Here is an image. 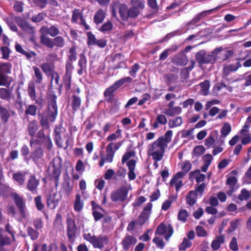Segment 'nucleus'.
<instances>
[{
  "instance_id": "f257e3e1",
  "label": "nucleus",
  "mask_w": 251,
  "mask_h": 251,
  "mask_svg": "<svg viewBox=\"0 0 251 251\" xmlns=\"http://www.w3.org/2000/svg\"><path fill=\"white\" fill-rule=\"evenodd\" d=\"M172 131L168 130L165 133L164 136L160 137L153 143L149 145L148 155L152 156L154 161H161L168 144L172 140Z\"/></svg>"
},
{
  "instance_id": "f03ea898",
  "label": "nucleus",
  "mask_w": 251,
  "mask_h": 251,
  "mask_svg": "<svg viewBox=\"0 0 251 251\" xmlns=\"http://www.w3.org/2000/svg\"><path fill=\"white\" fill-rule=\"evenodd\" d=\"M56 99V97L50 98L49 101L48 109L39 115L40 124L43 127H48L49 121L53 122L56 119L57 115Z\"/></svg>"
},
{
  "instance_id": "7ed1b4c3",
  "label": "nucleus",
  "mask_w": 251,
  "mask_h": 251,
  "mask_svg": "<svg viewBox=\"0 0 251 251\" xmlns=\"http://www.w3.org/2000/svg\"><path fill=\"white\" fill-rule=\"evenodd\" d=\"M129 189H131L130 186L128 188L123 185L112 192L110 194L111 201L113 202L119 203L126 201L127 199Z\"/></svg>"
},
{
  "instance_id": "20e7f679",
  "label": "nucleus",
  "mask_w": 251,
  "mask_h": 251,
  "mask_svg": "<svg viewBox=\"0 0 251 251\" xmlns=\"http://www.w3.org/2000/svg\"><path fill=\"white\" fill-rule=\"evenodd\" d=\"M61 167L62 159L59 156L54 157L50 164L51 175L54 178L56 185L61 172Z\"/></svg>"
},
{
  "instance_id": "39448f33",
  "label": "nucleus",
  "mask_w": 251,
  "mask_h": 251,
  "mask_svg": "<svg viewBox=\"0 0 251 251\" xmlns=\"http://www.w3.org/2000/svg\"><path fill=\"white\" fill-rule=\"evenodd\" d=\"M195 59L200 65L208 63L214 64L216 59L215 56L207 53L203 50H201L196 53Z\"/></svg>"
},
{
  "instance_id": "423d86ee",
  "label": "nucleus",
  "mask_w": 251,
  "mask_h": 251,
  "mask_svg": "<svg viewBox=\"0 0 251 251\" xmlns=\"http://www.w3.org/2000/svg\"><path fill=\"white\" fill-rule=\"evenodd\" d=\"M173 233V227L170 224L162 223L157 227L155 234L163 235L165 240L169 241Z\"/></svg>"
},
{
  "instance_id": "0eeeda50",
  "label": "nucleus",
  "mask_w": 251,
  "mask_h": 251,
  "mask_svg": "<svg viewBox=\"0 0 251 251\" xmlns=\"http://www.w3.org/2000/svg\"><path fill=\"white\" fill-rule=\"evenodd\" d=\"M43 42V45L51 49L55 46L60 48H63L65 43V39L61 36H56L53 39L44 37Z\"/></svg>"
},
{
  "instance_id": "6e6552de",
  "label": "nucleus",
  "mask_w": 251,
  "mask_h": 251,
  "mask_svg": "<svg viewBox=\"0 0 251 251\" xmlns=\"http://www.w3.org/2000/svg\"><path fill=\"white\" fill-rule=\"evenodd\" d=\"M12 199L14 200L16 206L19 209L21 216L25 218L27 213L26 211L25 201L24 198L17 193H13L11 194Z\"/></svg>"
},
{
  "instance_id": "1a4fd4ad",
  "label": "nucleus",
  "mask_w": 251,
  "mask_h": 251,
  "mask_svg": "<svg viewBox=\"0 0 251 251\" xmlns=\"http://www.w3.org/2000/svg\"><path fill=\"white\" fill-rule=\"evenodd\" d=\"M11 67L10 63L0 62V86H6L8 84V77L5 74L10 73Z\"/></svg>"
},
{
  "instance_id": "9d476101",
  "label": "nucleus",
  "mask_w": 251,
  "mask_h": 251,
  "mask_svg": "<svg viewBox=\"0 0 251 251\" xmlns=\"http://www.w3.org/2000/svg\"><path fill=\"white\" fill-rule=\"evenodd\" d=\"M40 32L41 33L40 37V42L43 44H44V37H49L47 36L48 34L52 37H55L59 34V30L57 26L54 25H52L50 27L45 26H42L40 29Z\"/></svg>"
},
{
  "instance_id": "9b49d317",
  "label": "nucleus",
  "mask_w": 251,
  "mask_h": 251,
  "mask_svg": "<svg viewBox=\"0 0 251 251\" xmlns=\"http://www.w3.org/2000/svg\"><path fill=\"white\" fill-rule=\"evenodd\" d=\"M152 207L151 203H148L144 208L143 212L140 214L137 221V224L138 225H143L149 219L151 210Z\"/></svg>"
},
{
  "instance_id": "f8f14e48",
  "label": "nucleus",
  "mask_w": 251,
  "mask_h": 251,
  "mask_svg": "<svg viewBox=\"0 0 251 251\" xmlns=\"http://www.w3.org/2000/svg\"><path fill=\"white\" fill-rule=\"evenodd\" d=\"M67 225V236L70 242L73 243L75 240L76 232V226L75 221L72 218H68Z\"/></svg>"
},
{
  "instance_id": "ddd939ff",
  "label": "nucleus",
  "mask_w": 251,
  "mask_h": 251,
  "mask_svg": "<svg viewBox=\"0 0 251 251\" xmlns=\"http://www.w3.org/2000/svg\"><path fill=\"white\" fill-rule=\"evenodd\" d=\"M14 21L26 33L32 35L34 33V27L25 19L20 17H15Z\"/></svg>"
},
{
  "instance_id": "4468645a",
  "label": "nucleus",
  "mask_w": 251,
  "mask_h": 251,
  "mask_svg": "<svg viewBox=\"0 0 251 251\" xmlns=\"http://www.w3.org/2000/svg\"><path fill=\"white\" fill-rule=\"evenodd\" d=\"M185 176V173L182 172L177 173L170 181V185H175L176 190L178 191L182 185V181L181 179Z\"/></svg>"
},
{
  "instance_id": "2eb2a0df",
  "label": "nucleus",
  "mask_w": 251,
  "mask_h": 251,
  "mask_svg": "<svg viewBox=\"0 0 251 251\" xmlns=\"http://www.w3.org/2000/svg\"><path fill=\"white\" fill-rule=\"evenodd\" d=\"M14 114L15 112L9 107L6 108L0 105V118L4 123H7L10 117Z\"/></svg>"
},
{
  "instance_id": "dca6fc26",
  "label": "nucleus",
  "mask_w": 251,
  "mask_h": 251,
  "mask_svg": "<svg viewBox=\"0 0 251 251\" xmlns=\"http://www.w3.org/2000/svg\"><path fill=\"white\" fill-rule=\"evenodd\" d=\"M109 238L106 235H100L96 236V240L93 245L95 248L102 249L104 245H107L109 243Z\"/></svg>"
},
{
  "instance_id": "f3484780",
  "label": "nucleus",
  "mask_w": 251,
  "mask_h": 251,
  "mask_svg": "<svg viewBox=\"0 0 251 251\" xmlns=\"http://www.w3.org/2000/svg\"><path fill=\"white\" fill-rule=\"evenodd\" d=\"M137 243V239L133 236L126 235L122 242L123 249L126 251L131 246L134 245Z\"/></svg>"
},
{
  "instance_id": "a211bd4d",
  "label": "nucleus",
  "mask_w": 251,
  "mask_h": 251,
  "mask_svg": "<svg viewBox=\"0 0 251 251\" xmlns=\"http://www.w3.org/2000/svg\"><path fill=\"white\" fill-rule=\"evenodd\" d=\"M172 62L178 66H184L188 63V59L184 53H180L174 57Z\"/></svg>"
},
{
  "instance_id": "6ab92c4d",
  "label": "nucleus",
  "mask_w": 251,
  "mask_h": 251,
  "mask_svg": "<svg viewBox=\"0 0 251 251\" xmlns=\"http://www.w3.org/2000/svg\"><path fill=\"white\" fill-rule=\"evenodd\" d=\"M241 67V64L239 62H237L235 65L231 64L224 66L223 69V78H225L231 72L237 71Z\"/></svg>"
},
{
  "instance_id": "aec40b11",
  "label": "nucleus",
  "mask_w": 251,
  "mask_h": 251,
  "mask_svg": "<svg viewBox=\"0 0 251 251\" xmlns=\"http://www.w3.org/2000/svg\"><path fill=\"white\" fill-rule=\"evenodd\" d=\"M136 164V161L135 159H131L126 163L128 169V177L130 180H134L136 178V175L134 173Z\"/></svg>"
},
{
  "instance_id": "412c9836",
  "label": "nucleus",
  "mask_w": 251,
  "mask_h": 251,
  "mask_svg": "<svg viewBox=\"0 0 251 251\" xmlns=\"http://www.w3.org/2000/svg\"><path fill=\"white\" fill-rule=\"evenodd\" d=\"M39 183V181L36 179L35 176L31 175L28 180L26 188L29 191L33 192L36 190Z\"/></svg>"
},
{
  "instance_id": "4be33fe9",
  "label": "nucleus",
  "mask_w": 251,
  "mask_h": 251,
  "mask_svg": "<svg viewBox=\"0 0 251 251\" xmlns=\"http://www.w3.org/2000/svg\"><path fill=\"white\" fill-rule=\"evenodd\" d=\"M225 236L223 234L216 236V238L211 243V248L214 250H218L221 245L225 242Z\"/></svg>"
},
{
  "instance_id": "5701e85b",
  "label": "nucleus",
  "mask_w": 251,
  "mask_h": 251,
  "mask_svg": "<svg viewBox=\"0 0 251 251\" xmlns=\"http://www.w3.org/2000/svg\"><path fill=\"white\" fill-rule=\"evenodd\" d=\"M102 226L103 231L110 230L114 228V224L110 216H106L103 218Z\"/></svg>"
},
{
  "instance_id": "b1692460",
  "label": "nucleus",
  "mask_w": 251,
  "mask_h": 251,
  "mask_svg": "<svg viewBox=\"0 0 251 251\" xmlns=\"http://www.w3.org/2000/svg\"><path fill=\"white\" fill-rule=\"evenodd\" d=\"M237 181V178L235 176L230 177L227 179L226 183L229 187V190L227 192V195L231 196L232 193L237 189L236 187Z\"/></svg>"
},
{
  "instance_id": "393cba45",
  "label": "nucleus",
  "mask_w": 251,
  "mask_h": 251,
  "mask_svg": "<svg viewBox=\"0 0 251 251\" xmlns=\"http://www.w3.org/2000/svg\"><path fill=\"white\" fill-rule=\"evenodd\" d=\"M190 178L191 179H195L197 183H200L204 180L205 176L201 174L200 171L197 170L195 171L191 172L190 174Z\"/></svg>"
},
{
  "instance_id": "a878e982",
  "label": "nucleus",
  "mask_w": 251,
  "mask_h": 251,
  "mask_svg": "<svg viewBox=\"0 0 251 251\" xmlns=\"http://www.w3.org/2000/svg\"><path fill=\"white\" fill-rule=\"evenodd\" d=\"M38 123L36 120H32L30 121L27 127L29 134L31 136L34 137L38 129Z\"/></svg>"
},
{
  "instance_id": "bb28decb",
  "label": "nucleus",
  "mask_w": 251,
  "mask_h": 251,
  "mask_svg": "<svg viewBox=\"0 0 251 251\" xmlns=\"http://www.w3.org/2000/svg\"><path fill=\"white\" fill-rule=\"evenodd\" d=\"M83 208V201L81 200V196L79 194L75 195L74 208L75 211L80 212Z\"/></svg>"
},
{
  "instance_id": "cd10ccee",
  "label": "nucleus",
  "mask_w": 251,
  "mask_h": 251,
  "mask_svg": "<svg viewBox=\"0 0 251 251\" xmlns=\"http://www.w3.org/2000/svg\"><path fill=\"white\" fill-rule=\"evenodd\" d=\"M25 172H18L13 174V177L19 185H22L25 182Z\"/></svg>"
},
{
  "instance_id": "c85d7f7f",
  "label": "nucleus",
  "mask_w": 251,
  "mask_h": 251,
  "mask_svg": "<svg viewBox=\"0 0 251 251\" xmlns=\"http://www.w3.org/2000/svg\"><path fill=\"white\" fill-rule=\"evenodd\" d=\"M81 100L80 98L76 95H73L71 97V106L74 111L77 110L80 107Z\"/></svg>"
},
{
  "instance_id": "c756f323",
  "label": "nucleus",
  "mask_w": 251,
  "mask_h": 251,
  "mask_svg": "<svg viewBox=\"0 0 251 251\" xmlns=\"http://www.w3.org/2000/svg\"><path fill=\"white\" fill-rule=\"evenodd\" d=\"M187 203L190 206L193 205L196 202L197 194L194 191H190L186 196Z\"/></svg>"
},
{
  "instance_id": "7c9ffc66",
  "label": "nucleus",
  "mask_w": 251,
  "mask_h": 251,
  "mask_svg": "<svg viewBox=\"0 0 251 251\" xmlns=\"http://www.w3.org/2000/svg\"><path fill=\"white\" fill-rule=\"evenodd\" d=\"M241 134L243 137L242 138V144L247 145L251 142V137L249 134V131L246 129H242L241 130Z\"/></svg>"
},
{
  "instance_id": "2f4dec72",
  "label": "nucleus",
  "mask_w": 251,
  "mask_h": 251,
  "mask_svg": "<svg viewBox=\"0 0 251 251\" xmlns=\"http://www.w3.org/2000/svg\"><path fill=\"white\" fill-rule=\"evenodd\" d=\"M41 68L47 76H50L55 72L53 66L50 63H43L41 65Z\"/></svg>"
},
{
  "instance_id": "473e14b6",
  "label": "nucleus",
  "mask_w": 251,
  "mask_h": 251,
  "mask_svg": "<svg viewBox=\"0 0 251 251\" xmlns=\"http://www.w3.org/2000/svg\"><path fill=\"white\" fill-rule=\"evenodd\" d=\"M105 17V13L102 9H99L95 14L94 17V22L96 24L101 23L104 20Z\"/></svg>"
},
{
  "instance_id": "72a5a7b5",
  "label": "nucleus",
  "mask_w": 251,
  "mask_h": 251,
  "mask_svg": "<svg viewBox=\"0 0 251 251\" xmlns=\"http://www.w3.org/2000/svg\"><path fill=\"white\" fill-rule=\"evenodd\" d=\"M44 155V151L41 148H37L33 152L31 158L35 162H37L40 159H41Z\"/></svg>"
},
{
  "instance_id": "f704fd0d",
  "label": "nucleus",
  "mask_w": 251,
  "mask_h": 251,
  "mask_svg": "<svg viewBox=\"0 0 251 251\" xmlns=\"http://www.w3.org/2000/svg\"><path fill=\"white\" fill-rule=\"evenodd\" d=\"M27 93L32 100H35L36 94L35 91V86L33 82H30L28 83Z\"/></svg>"
},
{
  "instance_id": "c9c22d12",
  "label": "nucleus",
  "mask_w": 251,
  "mask_h": 251,
  "mask_svg": "<svg viewBox=\"0 0 251 251\" xmlns=\"http://www.w3.org/2000/svg\"><path fill=\"white\" fill-rule=\"evenodd\" d=\"M10 243V238L5 234L4 232L0 231V248L4 246L9 245Z\"/></svg>"
},
{
  "instance_id": "e433bc0d",
  "label": "nucleus",
  "mask_w": 251,
  "mask_h": 251,
  "mask_svg": "<svg viewBox=\"0 0 251 251\" xmlns=\"http://www.w3.org/2000/svg\"><path fill=\"white\" fill-rule=\"evenodd\" d=\"M106 155L104 159L108 163H111L113 161V157L115 154V151L111 150V146H107L106 148Z\"/></svg>"
},
{
  "instance_id": "4c0bfd02",
  "label": "nucleus",
  "mask_w": 251,
  "mask_h": 251,
  "mask_svg": "<svg viewBox=\"0 0 251 251\" xmlns=\"http://www.w3.org/2000/svg\"><path fill=\"white\" fill-rule=\"evenodd\" d=\"M167 123V119L166 116L164 115L160 114L157 116L156 119V121L153 125V127L154 128H157L158 127V124H160L161 125H165Z\"/></svg>"
},
{
  "instance_id": "58836bf2",
  "label": "nucleus",
  "mask_w": 251,
  "mask_h": 251,
  "mask_svg": "<svg viewBox=\"0 0 251 251\" xmlns=\"http://www.w3.org/2000/svg\"><path fill=\"white\" fill-rule=\"evenodd\" d=\"M218 132L217 130L213 131L210 135L205 139L204 145L207 147L210 148L214 143V135H217Z\"/></svg>"
},
{
  "instance_id": "ea45409f",
  "label": "nucleus",
  "mask_w": 251,
  "mask_h": 251,
  "mask_svg": "<svg viewBox=\"0 0 251 251\" xmlns=\"http://www.w3.org/2000/svg\"><path fill=\"white\" fill-rule=\"evenodd\" d=\"M183 123L182 119L181 117H177L174 119L170 120L168 125L170 128H174L179 126L182 125Z\"/></svg>"
},
{
  "instance_id": "a19ab883",
  "label": "nucleus",
  "mask_w": 251,
  "mask_h": 251,
  "mask_svg": "<svg viewBox=\"0 0 251 251\" xmlns=\"http://www.w3.org/2000/svg\"><path fill=\"white\" fill-rule=\"evenodd\" d=\"M37 107L34 104H29L26 106L25 114L26 115L35 116L36 114Z\"/></svg>"
},
{
  "instance_id": "79ce46f5",
  "label": "nucleus",
  "mask_w": 251,
  "mask_h": 251,
  "mask_svg": "<svg viewBox=\"0 0 251 251\" xmlns=\"http://www.w3.org/2000/svg\"><path fill=\"white\" fill-rule=\"evenodd\" d=\"M33 69L34 72L35 77L36 78L35 80V82L37 84H41L43 80V74L41 71L36 67H33Z\"/></svg>"
},
{
  "instance_id": "37998d69",
  "label": "nucleus",
  "mask_w": 251,
  "mask_h": 251,
  "mask_svg": "<svg viewBox=\"0 0 251 251\" xmlns=\"http://www.w3.org/2000/svg\"><path fill=\"white\" fill-rule=\"evenodd\" d=\"M119 14L123 20L126 21L128 19V11L126 5L122 4L119 6Z\"/></svg>"
},
{
  "instance_id": "c03bdc74",
  "label": "nucleus",
  "mask_w": 251,
  "mask_h": 251,
  "mask_svg": "<svg viewBox=\"0 0 251 251\" xmlns=\"http://www.w3.org/2000/svg\"><path fill=\"white\" fill-rule=\"evenodd\" d=\"M201 88V93L206 96L208 94L209 89L210 87V82L208 80H205L204 82H201L200 84Z\"/></svg>"
},
{
  "instance_id": "a18cd8bd",
  "label": "nucleus",
  "mask_w": 251,
  "mask_h": 251,
  "mask_svg": "<svg viewBox=\"0 0 251 251\" xmlns=\"http://www.w3.org/2000/svg\"><path fill=\"white\" fill-rule=\"evenodd\" d=\"M177 49V47L176 46L173 47L172 48L168 49L162 52L160 56L159 59L161 60H164L167 58L169 54L172 52L175 51Z\"/></svg>"
},
{
  "instance_id": "49530a36",
  "label": "nucleus",
  "mask_w": 251,
  "mask_h": 251,
  "mask_svg": "<svg viewBox=\"0 0 251 251\" xmlns=\"http://www.w3.org/2000/svg\"><path fill=\"white\" fill-rule=\"evenodd\" d=\"M231 127L229 124L226 123L221 129V133L225 138L231 131Z\"/></svg>"
},
{
  "instance_id": "de8ad7c7",
  "label": "nucleus",
  "mask_w": 251,
  "mask_h": 251,
  "mask_svg": "<svg viewBox=\"0 0 251 251\" xmlns=\"http://www.w3.org/2000/svg\"><path fill=\"white\" fill-rule=\"evenodd\" d=\"M140 10L136 7L132 6L128 10V17L136 18L139 15Z\"/></svg>"
},
{
  "instance_id": "09e8293b",
  "label": "nucleus",
  "mask_w": 251,
  "mask_h": 251,
  "mask_svg": "<svg viewBox=\"0 0 251 251\" xmlns=\"http://www.w3.org/2000/svg\"><path fill=\"white\" fill-rule=\"evenodd\" d=\"M68 56L69 58V61L73 62L76 59L77 53L76 51V48L75 46L71 47L68 54Z\"/></svg>"
},
{
  "instance_id": "8fccbe9b",
  "label": "nucleus",
  "mask_w": 251,
  "mask_h": 251,
  "mask_svg": "<svg viewBox=\"0 0 251 251\" xmlns=\"http://www.w3.org/2000/svg\"><path fill=\"white\" fill-rule=\"evenodd\" d=\"M27 233L32 240L37 239L39 236L38 232L31 227H27Z\"/></svg>"
},
{
  "instance_id": "3c124183",
  "label": "nucleus",
  "mask_w": 251,
  "mask_h": 251,
  "mask_svg": "<svg viewBox=\"0 0 251 251\" xmlns=\"http://www.w3.org/2000/svg\"><path fill=\"white\" fill-rule=\"evenodd\" d=\"M192 245V242L187 238H184L182 242L179 246V249L181 251H185Z\"/></svg>"
},
{
  "instance_id": "603ef678",
  "label": "nucleus",
  "mask_w": 251,
  "mask_h": 251,
  "mask_svg": "<svg viewBox=\"0 0 251 251\" xmlns=\"http://www.w3.org/2000/svg\"><path fill=\"white\" fill-rule=\"evenodd\" d=\"M188 216V213L185 209H180L178 213V219L181 222H186Z\"/></svg>"
},
{
  "instance_id": "864d4df0",
  "label": "nucleus",
  "mask_w": 251,
  "mask_h": 251,
  "mask_svg": "<svg viewBox=\"0 0 251 251\" xmlns=\"http://www.w3.org/2000/svg\"><path fill=\"white\" fill-rule=\"evenodd\" d=\"M15 49L17 51L20 52L22 54L25 55L27 58H30L31 57V56H32L31 53L35 54V53L34 52L30 53V52H28L26 51L25 50L23 49L22 47L19 44H16L15 45Z\"/></svg>"
},
{
  "instance_id": "5fc2aeb1",
  "label": "nucleus",
  "mask_w": 251,
  "mask_h": 251,
  "mask_svg": "<svg viewBox=\"0 0 251 251\" xmlns=\"http://www.w3.org/2000/svg\"><path fill=\"white\" fill-rule=\"evenodd\" d=\"M121 132L122 130L120 129H118L115 133L111 134L107 137V141H112L116 140L118 138H121Z\"/></svg>"
},
{
  "instance_id": "6e6d98bb",
  "label": "nucleus",
  "mask_w": 251,
  "mask_h": 251,
  "mask_svg": "<svg viewBox=\"0 0 251 251\" xmlns=\"http://www.w3.org/2000/svg\"><path fill=\"white\" fill-rule=\"evenodd\" d=\"M72 74H65L63 79L65 88L67 90H69L71 88Z\"/></svg>"
},
{
  "instance_id": "4d7b16f0",
  "label": "nucleus",
  "mask_w": 251,
  "mask_h": 251,
  "mask_svg": "<svg viewBox=\"0 0 251 251\" xmlns=\"http://www.w3.org/2000/svg\"><path fill=\"white\" fill-rule=\"evenodd\" d=\"M132 6L136 7L138 9L142 10L144 8L145 2L141 0H131Z\"/></svg>"
},
{
  "instance_id": "13d9d810",
  "label": "nucleus",
  "mask_w": 251,
  "mask_h": 251,
  "mask_svg": "<svg viewBox=\"0 0 251 251\" xmlns=\"http://www.w3.org/2000/svg\"><path fill=\"white\" fill-rule=\"evenodd\" d=\"M135 155V152L133 151H127L123 155L122 162L124 163L127 161L131 157H134Z\"/></svg>"
},
{
  "instance_id": "bf43d9fd",
  "label": "nucleus",
  "mask_w": 251,
  "mask_h": 251,
  "mask_svg": "<svg viewBox=\"0 0 251 251\" xmlns=\"http://www.w3.org/2000/svg\"><path fill=\"white\" fill-rule=\"evenodd\" d=\"M83 237L85 240L91 243L93 246L96 238V236L90 233H85L83 234Z\"/></svg>"
},
{
  "instance_id": "052dcab7",
  "label": "nucleus",
  "mask_w": 251,
  "mask_h": 251,
  "mask_svg": "<svg viewBox=\"0 0 251 251\" xmlns=\"http://www.w3.org/2000/svg\"><path fill=\"white\" fill-rule=\"evenodd\" d=\"M73 186L71 185L70 182L69 181H66L63 186V191L65 192V193L69 195L71 193L72 190H73Z\"/></svg>"
},
{
  "instance_id": "680f3d73",
  "label": "nucleus",
  "mask_w": 251,
  "mask_h": 251,
  "mask_svg": "<svg viewBox=\"0 0 251 251\" xmlns=\"http://www.w3.org/2000/svg\"><path fill=\"white\" fill-rule=\"evenodd\" d=\"M49 0H32L33 3L37 7L43 9L46 6Z\"/></svg>"
},
{
  "instance_id": "e2e57ef3",
  "label": "nucleus",
  "mask_w": 251,
  "mask_h": 251,
  "mask_svg": "<svg viewBox=\"0 0 251 251\" xmlns=\"http://www.w3.org/2000/svg\"><path fill=\"white\" fill-rule=\"evenodd\" d=\"M229 248L233 251H237L239 250L237 240L235 237L232 238L229 243Z\"/></svg>"
},
{
  "instance_id": "0e129e2a",
  "label": "nucleus",
  "mask_w": 251,
  "mask_h": 251,
  "mask_svg": "<svg viewBox=\"0 0 251 251\" xmlns=\"http://www.w3.org/2000/svg\"><path fill=\"white\" fill-rule=\"evenodd\" d=\"M113 27V24L110 22H108L104 23L100 29L101 32H105L106 31H110Z\"/></svg>"
},
{
  "instance_id": "69168bd1",
  "label": "nucleus",
  "mask_w": 251,
  "mask_h": 251,
  "mask_svg": "<svg viewBox=\"0 0 251 251\" xmlns=\"http://www.w3.org/2000/svg\"><path fill=\"white\" fill-rule=\"evenodd\" d=\"M250 197V194L249 192L246 189H243L242 190L241 194L239 196V199L243 201L245 200H247Z\"/></svg>"
},
{
  "instance_id": "338daca9",
  "label": "nucleus",
  "mask_w": 251,
  "mask_h": 251,
  "mask_svg": "<svg viewBox=\"0 0 251 251\" xmlns=\"http://www.w3.org/2000/svg\"><path fill=\"white\" fill-rule=\"evenodd\" d=\"M153 242L156 245L158 248L161 249H163L165 245L163 239L159 237H155L153 239Z\"/></svg>"
},
{
  "instance_id": "774afa93",
  "label": "nucleus",
  "mask_w": 251,
  "mask_h": 251,
  "mask_svg": "<svg viewBox=\"0 0 251 251\" xmlns=\"http://www.w3.org/2000/svg\"><path fill=\"white\" fill-rule=\"evenodd\" d=\"M140 68V66L138 64L136 63L132 66L129 71V74L131 75L133 77H136V73L138 71Z\"/></svg>"
}]
</instances>
